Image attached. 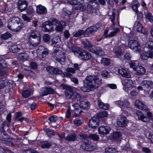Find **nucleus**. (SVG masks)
<instances>
[{
	"label": "nucleus",
	"instance_id": "nucleus-19",
	"mask_svg": "<svg viewBox=\"0 0 153 153\" xmlns=\"http://www.w3.org/2000/svg\"><path fill=\"white\" fill-rule=\"evenodd\" d=\"M115 104L121 108L129 107L130 103L127 100L124 101H117L115 102Z\"/></svg>",
	"mask_w": 153,
	"mask_h": 153
},
{
	"label": "nucleus",
	"instance_id": "nucleus-42",
	"mask_svg": "<svg viewBox=\"0 0 153 153\" xmlns=\"http://www.w3.org/2000/svg\"><path fill=\"white\" fill-rule=\"evenodd\" d=\"M26 10L27 13L28 15H33L34 13L33 7L32 6H30L28 7H27Z\"/></svg>",
	"mask_w": 153,
	"mask_h": 153
},
{
	"label": "nucleus",
	"instance_id": "nucleus-47",
	"mask_svg": "<svg viewBox=\"0 0 153 153\" xmlns=\"http://www.w3.org/2000/svg\"><path fill=\"white\" fill-rule=\"evenodd\" d=\"M108 113L107 111H102L98 113L97 117L99 118H102L106 117Z\"/></svg>",
	"mask_w": 153,
	"mask_h": 153
},
{
	"label": "nucleus",
	"instance_id": "nucleus-16",
	"mask_svg": "<svg viewBox=\"0 0 153 153\" xmlns=\"http://www.w3.org/2000/svg\"><path fill=\"white\" fill-rule=\"evenodd\" d=\"M98 118L93 117L89 121V126L91 128H95L99 126Z\"/></svg>",
	"mask_w": 153,
	"mask_h": 153
},
{
	"label": "nucleus",
	"instance_id": "nucleus-13",
	"mask_svg": "<svg viewBox=\"0 0 153 153\" xmlns=\"http://www.w3.org/2000/svg\"><path fill=\"white\" fill-rule=\"evenodd\" d=\"M135 114L139 120L143 122H146L149 121V118L145 116L142 111L137 110L136 111Z\"/></svg>",
	"mask_w": 153,
	"mask_h": 153
},
{
	"label": "nucleus",
	"instance_id": "nucleus-7",
	"mask_svg": "<svg viewBox=\"0 0 153 153\" xmlns=\"http://www.w3.org/2000/svg\"><path fill=\"white\" fill-rule=\"evenodd\" d=\"M128 114V113L125 111H123L122 113L120 115V119L117 122V124L118 126L123 127L126 126L128 122L126 119V116H127Z\"/></svg>",
	"mask_w": 153,
	"mask_h": 153
},
{
	"label": "nucleus",
	"instance_id": "nucleus-38",
	"mask_svg": "<svg viewBox=\"0 0 153 153\" xmlns=\"http://www.w3.org/2000/svg\"><path fill=\"white\" fill-rule=\"evenodd\" d=\"M118 151L115 149L108 147L105 148V153H118Z\"/></svg>",
	"mask_w": 153,
	"mask_h": 153
},
{
	"label": "nucleus",
	"instance_id": "nucleus-48",
	"mask_svg": "<svg viewBox=\"0 0 153 153\" xmlns=\"http://www.w3.org/2000/svg\"><path fill=\"white\" fill-rule=\"evenodd\" d=\"M89 137L94 141H98L99 139V136L96 134H91L89 135Z\"/></svg>",
	"mask_w": 153,
	"mask_h": 153
},
{
	"label": "nucleus",
	"instance_id": "nucleus-22",
	"mask_svg": "<svg viewBox=\"0 0 153 153\" xmlns=\"http://www.w3.org/2000/svg\"><path fill=\"white\" fill-rule=\"evenodd\" d=\"M28 38H30L33 39H35L41 40V35L39 32L36 30H33L31 32V34Z\"/></svg>",
	"mask_w": 153,
	"mask_h": 153
},
{
	"label": "nucleus",
	"instance_id": "nucleus-14",
	"mask_svg": "<svg viewBox=\"0 0 153 153\" xmlns=\"http://www.w3.org/2000/svg\"><path fill=\"white\" fill-rule=\"evenodd\" d=\"M84 2V0H68V2L69 4L73 5H79V10L83 9L82 7H83V4Z\"/></svg>",
	"mask_w": 153,
	"mask_h": 153
},
{
	"label": "nucleus",
	"instance_id": "nucleus-53",
	"mask_svg": "<svg viewBox=\"0 0 153 153\" xmlns=\"http://www.w3.org/2000/svg\"><path fill=\"white\" fill-rule=\"evenodd\" d=\"M30 92L29 90H25L22 93V96L25 98H26L30 96Z\"/></svg>",
	"mask_w": 153,
	"mask_h": 153
},
{
	"label": "nucleus",
	"instance_id": "nucleus-1",
	"mask_svg": "<svg viewBox=\"0 0 153 153\" xmlns=\"http://www.w3.org/2000/svg\"><path fill=\"white\" fill-rule=\"evenodd\" d=\"M83 82V86L81 87L80 89L84 92H89L101 86V79L98 76L90 75L86 77Z\"/></svg>",
	"mask_w": 153,
	"mask_h": 153
},
{
	"label": "nucleus",
	"instance_id": "nucleus-56",
	"mask_svg": "<svg viewBox=\"0 0 153 153\" xmlns=\"http://www.w3.org/2000/svg\"><path fill=\"white\" fill-rule=\"evenodd\" d=\"M7 65L5 60H0V67H7Z\"/></svg>",
	"mask_w": 153,
	"mask_h": 153
},
{
	"label": "nucleus",
	"instance_id": "nucleus-46",
	"mask_svg": "<svg viewBox=\"0 0 153 153\" xmlns=\"http://www.w3.org/2000/svg\"><path fill=\"white\" fill-rule=\"evenodd\" d=\"M51 22L53 25L56 26L59 23V21L57 19H56L54 18L51 17Z\"/></svg>",
	"mask_w": 153,
	"mask_h": 153
},
{
	"label": "nucleus",
	"instance_id": "nucleus-32",
	"mask_svg": "<svg viewBox=\"0 0 153 153\" xmlns=\"http://www.w3.org/2000/svg\"><path fill=\"white\" fill-rule=\"evenodd\" d=\"M97 103L100 108L104 110L108 109L109 107V105L105 104L100 100H97Z\"/></svg>",
	"mask_w": 153,
	"mask_h": 153
},
{
	"label": "nucleus",
	"instance_id": "nucleus-60",
	"mask_svg": "<svg viewBox=\"0 0 153 153\" xmlns=\"http://www.w3.org/2000/svg\"><path fill=\"white\" fill-rule=\"evenodd\" d=\"M124 57L125 59L128 60H131V57L129 53H126L124 55Z\"/></svg>",
	"mask_w": 153,
	"mask_h": 153
},
{
	"label": "nucleus",
	"instance_id": "nucleus-21",
	"mask_svg": "<svg viewBox=\"0 0 153 153\" xmlns=\"http://www.w3.org/2000/svg\"><path fill=\"white\" fill-rule=\"evenodd\" d=\"M36 11L37 13L39 14H44L47 13V10L45 7L39 4L37 6Z\"/></svg>",
	"mask_w": 153,
	"mask_h": 153
},
{
	"label": "nucleus",
	"instance_id": "nucleus-11",
	"mask_svg": "<svg viewBox=\"0 0 153 153\" xmlns=\"http://www.w3.org/2000/svg\"><path fill=\"white\" fill-rule=\"evenodd\" d=\"M122 82L125 90L126 88L131 89L132 88L134 85V82L131 79H124L122 80Z\"/></svg>",
	"mask_w": 153,
	"mask_h": 153
},
{
	"label": "nucleus",
	"instance_id": "nucleus-45",
	"mask_svg": "<svg viewBox=\"0 0 153 153\" xmlns=\"http://www.w3.org/2000/svg\"><path fill=\"white\" fill-rule=\"evenodd\" d=\"M146 46L150 50H153V41H148L146 43Z\"/></svg>",
	"mask_w": 153,
	"mask_h": 153
},
{
	"label": "nucleus",
	"instance_id": "nucleus-2",
	"mask_svg": "<svg viewBox=\"0 0 153 153\" xmlns=\"http://www.w3.org/2000/svg\"><path fill=\"white\" fill-rule=\"evenodd\" d=\"M83 47L95 54L99 56H102L103 55L104 52L102 49L99 47L93 45L88 40H85L82 42Z\"/></svg>",
	"mask_w": 153,
	"mask_h": 153
},
{
	"label": "nucleus",
	"instance_id": "nucleus-4",
	"mask_svg": "<svg viewBox=\"0 0 153 153\" xmlns=\"http://www.w3.org/2000/svg\"><path fill=\"white\" fill-rule=\"evenodd\" d=\"M59 47L60 46L58 45H57L56 47L54 46L52 56L57 61L58 64H59L62 65H65L66 63L65 53L64 52H61L60 53L57 54V53L59 50Z\"/></svg>",
	"mask_w": 153,
	"mask_h": 153
},
{
	"label": "nucleus",
	"instance_id": "nucleus-10",
	"mask_svg": "<svg viewBox=\"0 0 153 153\" xmlns=\"http://www.w3.org/2000/svg\"><path fill=\"white\" fill-rule=\"evenodd\" d=\"M28 5V2L26 0H19L18 1V8L21 12L26 10Z\"/></svg>",
	"mask_w": 153,
	"mask_h": 153
},
{
	"label": "nucleus",
	"instance_id": "nucleus-51",
	"mask_svg": "<svg viewBox=\"0 0 153 153\" xmlns=\"http://www.w3.org/2000/svg\"><path fill=\"white\" fill-rule=\"evenodd\" d=\"M46 134L49 137H51L52 135H54L55 134V132L53 130H51L47 129L46 130Z\"/></svg>",
	"mask_w": 153,
	"mask_h": 153
},
{
	"label": "nucleus",
	"instance_id": "nucleus-12",
	"mask_svg": "<svg viewBox=\"0 0 153 153\" xmlns=\"http://www.w3.org/2000/svg\"><path fill=\"white\" fill-rule=\"evenodd\" d=\"M55 91L54 90L51 88L48 87L43 88L40 91V96L43 97L49 94H53Z\"/></svg>",
	"mask_w": 153,
	"mask_h": 153
},
{
	"label": "nucleus",
	"instance_id": "nucleus-37",
	"mask_svg": "<svg viewBox=\"0 0 153 153\" xmlns=\"http://www.w3.org/2000/svg\"><path fill=\"white\" fill-rule=\"evenodd\" d=\"M101 62L104 66H107L110 64V60L108 58L103 57L102 58Z\"/></svg>",
	"mask_w": 153,
	"mask_h": 153
},
{
	"label": "nucleus",
	"instance_id": "nucleus-43",
	"mask_svg": "<svg viewBox=\"0 0 153 153\" xmlns=\"http://www.w3.org/2000/svg\"><path fill=\"white\" fill-rule=\"evenodd\" d=\"M20 23L19 19H17L16 18H13L9 22V24H10L11 26L12 25H19Z\"/></svg>",
	"mask_w": 153,
	"mask_h": 153
},
{
	"label": "nucleus",
	"instance_id": "nucleus-24",
	"mask_svg": "<svg viewBox=\"0 0 153 153\" xmlns=\"http://www.w3.org/2000/svg\"><path fill=\"white\" fill-rule=\"evenodd\" d=\"M28 42L29 45L34 47L38 46L41 41L35 39H33L30 38H28Z\"/></svg>",
	"mask_w": 153,
	"mask_h": 153
},
{
	"label": "nucleus",
	"instance_id": "nucleus-44",
	"mask_svg": "<svg viewBox=\"0 0 153 153\" xmlns=\"http://www.w3.org/2000/svg\"><path fill=\"white\" fill-rule=\"evenodd\" d=\"M0 136L3 137L2 140L3 141H7L10 138V136L5 132V131L1 132Z\"/></svg>",
	"mask_w": 153,
	"mask_h": 153
},
{
	"label": "nucleus",
	"instance_id": "nucleus-31",
	"mask_svg": "<svg viewBox=\"0 0 153 153\" xmlns=\"http://www.w3.org/2000/svg\"><path fill=\"white\" fill-rule=\"evenodd\" d=\"M129 67H143L138 60H131L129 62Z\"/></svg>",
	"mask_w": 153,
	"mask_h": 153
},
{
	"label": "nucleus",
	"instance_id": "nucleus-35",
	"mask_svg": "<svg viewBox=\"0 0 153 153\" xmlns=\"http://www.w3.org/2000/svg\"><path fill=\"white\" fill-rule=\"evenodd\" d=\"M135 25L136 27V29L137 32L141 33H144L143 30V28L142 25L139 22L135 23Z\"/></svg>",
	"mask_w": 153,
	"mask_h": 153
},
{
	"label": "nucleus",
	"instance_id": "nucleus-30",
	"mask_svg": "<svg viewBox=\"0 0 153 153\" xmlns=\"http://www.w3.org/2000/svg\"><path fill=\"white\" fill-rule=\"evenodd\" d=\"M74 91L73 89L71 88H67L65 92L66 98L68 99H71Z\"/></svg>",
	"mask_w": 153,
	"mask_h": 153
},
{
	"label": "nucleus",
	"instance_id": "nucleus-6",
	"mask_svg": "<svg viewBox=\"0 0 153 153\" xmlns=\"http://www.w3.org/2000/svg\"><path fill=\"white\" fill-rule=\"evenodd\" d=\"M79 136L83 143L81 145V147L83 149L88 151H91L95 149V147L87 139L88 136L84 134H80Z\"/></svg>",
	"mask_w": 153,
	"mask_h": 153
},
{
	"label": "nucleus",
	"instance_id": "nucleus-20",
	"mask_svg": "<svg viewBox=\"0 0 153 153\" xmlns=\"http://www.w3.org/2000/svg\"><path fill=\"white\" fill-rule=\"evenodd\" d=\"M111 130V128L108 126H100L98 129L99 134L104 135L108 134Z\"/></svg>",
	"mask_w": 153,
	"mask_h": 153
},
{
	"label": "nucleus",
	"instance_id": "nucleus-9",
	"mask_svg": "<svg viewBox=\"0 0 153 153\" xmlns=\"http://www.w3.org/2000/svg\"><path fill=\"white\" fill-rule=\"evenodd\" d=\"M53 27L50 20L45 22L42 25V30L45 32H50L53 30Z\"/></svg>",
	"mask_w": 153,
	"mask_h": 153
},
{
	"label": "nucleus",
	"instance_id": "nucleus-33",
	"mask_svg": "<svg viewBox=\"0 0 153 153\" xmlns=\"http://www.w3.org/2000/svg\"><path fill=\"white\" fill-rule=\"evenodd\" d=\"M19 57L21 60L25 61L28 59L29 56L26 53L22 52L19 54Z\"/></svg>",
	"mask_w": 153,
	"mask_h": 153
},
{
	"label": "nucleus",
	"instance_id": "nucleus-62",
	"mask_svg": "<svg viewBox=\"0 0 153 153\" xmlns=\"http://www.w3.org/2000/svg\"><path fill=\"white\" fill-rule=\"evenodd\" d=\"M102 75L103 77L105 78L109 77L110 76L108 74V73L106 71H103L102 72Z\"/></svg>",
	"mask_w": 153,
	"mask_h": 153
},
{
	"label": "nucleus",
	"instance_id": "nucleus-18",
	"mask_svg": "<svg viewBox=\"0 0 153 153\" xmlns=\"http://www.w3.org/2000/svg\"><path fill=\"white\" fill-rule=\"evenodd\" d=\"M118 72L122 76L127 78H129L131 75L127 69L123 68H119L118 69Z\"/></svg>",
	"mask_w": 153,
	"mask_h": 153
},
{
	"label": "nucleus",
	"instance_id": "nucleus-55",
	"mask_svg": "<svg viewBox=\"0 0 153 153\" xmlns=\"http://www.w3.org/2000/svg\"><path fill=\"white\" fill-rule=\"evenodd\" d=\"M73 123L76 126H81L82 124V122L80 119H76L74 120Z\"/></svg>",
	"mask_w": 153,
	"mask_h": 153
},
{
	"label": "nucleus",
	"instance_id": "nucleus-57",
	"mask_svg": "<svg viewBox=\"0 0 153 153\" xmlns=\"http://www.w3.org/2000/svg\"><path fill=\"white\" fill-rule=\"evenodd\" d=\"M58 120V117L56 116H52L49 119L50 121L52 122H55Z\"/></svg>",
	"mask_w": 153,
	"mask_h": 153
},
{
	"label": "nucleus",
	"instance_id": "nucleus-54",
	"mask_svg": "<svg viewBox=\"0 0 153 153\" xmlns=\"http://www.w3.org/2000/svg\"><path fill=\"white\" fill-rule=\"evenodd\" d=\"M43 40L44 42H47L50 40V37L48 34L44 35L43 36Z\"/></svg>",
	"mask_w": 153,
	"mask_h": 153
},
{
	"label": "nucleus",
	"instance_id": "nucleus-28",
	"mask_svg": "<svg viewBox=\"0 0 153 153\" xmlns=\"http://www.w3.org/2000/svg\"><path fill=\"white\" fill-rule=\"evenodd\" d=\"M146 20L151 23H153V16L152 14L147 10L146 13L144 14Z\"/></svg>",
	"mask_w": 153,
	"mask_h": 153
},
{
	"label": "nucleus",
	"instance_id": "nucleus-26",
	"mask_svg": "<svg viewBox=\"0 0 153 153\" xmlns=\"http://www.w3.org/2000/svg\"><path fill=\"white\" fill-rule=\"evenodd\" d=\"M142 85L146 88H152L153 87V82L152 81L144 80L141 83Z\"/></svg>",
	"mask_w": 153,
	"mask_h": 153
},
{
	"label": "nucleus",
	"instance_id": "nucleus-59",
	"mask_svg": "<svg viewBox=\"0 0 153 153\" xmlns=\"http://www.w3.org/2000/svg\"><path fill=\"white\" fill-rule=\"evenodd\" d=\"M6 86V82L4 80L0 78V89L4 88Z\"/></svg>",
	"mask_w": 153,
	"mask_h": 153
},
{
	"label": "nucleus",
	"instance_id": "nucleus-39",
	"mask_svg": "<svg viewBox=\"0 0 153 153\" xmlns=\"http://www.w3.org/2000/svg\"><path fill=\"white\" fill-rule=\"evenodd\" d=\"M12 36L11 33L8 32H6L1 35V38L2 40H5L11 37Z\"/></svg>",
	"mask_w": 153,
	"mask_h": 153
},
{
	"label": "nucleus",
	"instance_id": "nucleus-8",
	"mask_svg": "<svg viewBox=\"0 0 153 153\" xmlns=\"http://www.w3.org/2000/svg\"><path fill=\"white\" fill-rule=\"evenodd\" d=\"M128 45L130 48L136 51L140 52L141 51V47L139 43L135 39L130 40Z\"/></svg>",
	"mask_w": 153,
	"mask_h": 153
},
{
	"label": "nucleus",
	"instance_id": "nucleus-61",
	"mask_svg": "<svg viewBox=\"0 0 153 153\" xmlns=\"http://www.w3.org/2000/svg\"><path fill=\"white\" fill-rule=\"evenodd\" d=\"M66 71L67 72L74 74L75 73V69L72 68H67Z\"/></svg>",
	"mask_w": 153,
	"mask_h": 153
},
{
	"label": "nucleus",
	"instance_id": "nucleus-41",
	"mask_svg": "<svg viewBox=\"0 0 153 153\" xmlns=\"http://www.w3.org/2000/svg\"><path fill=\"white\" fill-rule=\"evenodd\" d=\"M65 139L69 141H74L76 139V136L74 134L68 135L67 137L65 138Z\"/></svg>",
	"mask_w": 153,
	"mask_h": 153
},
{
	"label": "nucleus",
	"instance_id": "nucleus-50",
	"mask_svg": "<svg viewBox=\"0 0 153 153\" xmlns=\"http://www.w3.org/2000/svg\"><path fill=\"white\" fill-rule=\"evenodd\" d=\"M140 6V4H134L132 5L131 8L135 12H138V8Z\"/></svg>",
	"mask_w": 153,
	"mask_h": 153
},
{
	"label": "nucleus",
	"instance_id": "nucleus-5",
	"mask_svg": "<svg viewBox=\"0 0 153 153\" xmlns=\"http://www.w3.org/2000/svg\"><path fill=\"white\" fill-rule=\"evenodd\" d=\"M98 28L95 26H91L87 28L85 31L79 30L73 34V37H79L83 35L84 37H88L90 35H93L97 31Z\"/></svg>",
	"mask_w": 153,
	"mask_h": 153
},
{
	"label": "nucleus",
	"instance_id": "nucleus-58",
	"mask_svg": "<svg viewBox=\"0 0 153 153\" xmlns=\"http://www.w3.org/2000/svg\"><path fill=\"white\" fill-rule=\"evenodd\" d=\"M22 18L25 21H26L27 22H30L31 21V19L29 17H28L26 14H25L23 15Z\"/></svg>",
	"mask_w": 153,
	"mask_h": 153
},
{
	"label": "nucleus",
	"instance_id": "nucleus-63",
	"mask_svg": "<svg viewBox=\"0 0 153 153\" xmlns=\"http://www.w3.org/2000/svg\"><path fill=\"white\" fill-rule=\"evenodd\" d=\"M20 25H19L16 28V31H19L21 30L23 27L24 24L23 23H20Z\"/></svg>",
	"mask_w": 153,
	"mask_h": 153
},
{
	"label": "nucleus",
	"instance_id": "nucleus-52",
	"mask_svg": "<svg viewBox=\"0 0 153 153\" xmlns=\"http://www.w3.org/2000/svg\"><path fill=\"white\" fill-rule=\"evenodd\" d=\"M51 145V144L50 143L47 142H44L42 144L41 147L43 148H49Z\"/></svg>",
	"mask_w": 153,
	"mask_h": 153
},
{
	"label": "nucleus",
	"instance_id": "nucleus-36",
	"mask_svg": "<svg viewBox=\"0 0 153 153\" xmlns=\"http://www.w3.org/2000/svg\"><path fill=\"white\" fill-rule=\"evenodd\" d=\"M10 50L11 52L16 53L20 50V48L18 47L17 45H14L10 46Z\"/></svg>",
	"mask_w": 153,
	"mask_h": 153
},
{
	"label": "nucleus",
	"instance_id": "nucleus-27",
	"mask_svg": "<svg viewBox=\"0 0 153 153\" xmlns=\"http://www.w3.org/2000/svg\"><path fill=\"white\" fill-rule=\"evenodd\" d=\"M9 71L5 68H0V76L5 78L9 75Z\"/></svg>",
	"mask_w": 153,
	"mask_h": 153
},
{
	"label": "nucleus",
	"instance_id": "nucleus-34",
	"mask_svg": "<svg viewBox=\"0 0 153 153\" xmlns=\"http://www.w3.org/2000/svg\"><path fill=\"white\" fill-rule=\"evenodd\" d=\"M137 73L139 75L143 74L146 72V70L144 68H133Z\"/></svg>",
	"mask_w": 153,
	"mask_h": 153
},
{
	"label": "nucleus",
	"instance_id": "nucleus-23",
	"mask_svg": "<svg viewBox=\"0 0 153 153\" xmlns=\"http://www.w3.org/2000/svg\"><path fill=\"white\" fill-rule=\"evenodd\" d=\"M153 57V52L150 50L143 53L141 56L143 60H147L148 58H152Z\"/></svg>",
	"mask_w": 153,
	"mask_h": 153
},
{
	"label": "nucleus",
	"instance_id": "nucleus-25",
	"mask_svg": "<svg viewBox=\"0 0 153 153\" xmlns=\"http://www.w3.org/2000/svg\"><path fill=\"white\" fill-rule=\"evenodd\" d=\"M47 71L51 74H61L62 71L56 68H46Z\"/></svg>",
	"mask_w": 153,
	"mask_h": 153
},
{
	"label": "nucleus",
	"instance_id": "nucleus-49",
	"mask_svg": "<svg viewBox=\"0 0 153 153\" xmlns=\"http://www.w3.org/2000/svg\"><path fill=\"white\" fill-rule=\"evenodd\" d=\"M122 136L121 133L117 132H114L113 134V137L114 139L117 140L121 137Z\"/></svg>",
	"mask_w": 153,
	"mask_h": 153
},
{
	"label": "nucleus",
	"instance_id": "nucleus-29",
	"mask_svg": "<svg viewBox=\"0 0 153 153\" xmlns=\"http://www.w3.org/2000/svg\"><path fill=\"white\" fill-rule=\"evenodd\" d=\"M82 96L79 94L76 91H74L71 99L72 100H76L78 101H80L82 98Z\"/></svg>",
	"mask_w": 153,
	"mask_h": 153
},
{
	"label": "nucleus",
	"instance_id": "nucleus-64",
	"mask_svg": "<svg viewBox=\"0 0 153 153\" xmlns=\"http://www.w3.org/2000/svg\"><path fill=\"white\" fill-rule=\"evenodd\" d=\"M24 153H39L37 151L31 149L27 150L26 149L24 152Z\"/></svg>",
	"mask_w": 153,
	"mask_h": 153
},
{
	"label": "nucleus",
	"instance_id": "nucleus-3",
	"mask_svg": "<svg viewBox=\"0 0 153 153\" xmlns=\"http://www.w3.org/2000/svg\"><path fill=\"white\" fill-rule=\"evenodd\" d=\"M71 50L75 55L83 60H87L91 58V54L89 52L80 47H72Z\"/></svg>",
	"mask_w": 153,
	"mask_h": 153
},
{
	"label": "nucleus",
	"instance_id": "nucleus-40",
	"mask_svg": "<svg viewBox=\"0 0 153 153\" xmlns=\"http://www.w3.org/2000/svg\"><path fill=\"white\" fill-rule=\"evenodd\" d=\"M89 104L90 103L87 101H82L80 102V107L81 108L86 109L88 107Z\"/></svg>",
	"mask_w": 153,
	"mask_h": 153
},
{
	"label": "nucleus",
	"instance_id": "nucleus-15",
	"mask_svg": "<svg viewBox=\"0 0 153 153\" xmlns=\"http://www.w3.org/2000/svg\"><path fill=\"white\" fill-rule=\"evenodd\" d=\"M38 51L40 53L39 56L42 58L45 57L49 53L48 49L43 46H40Z\"/></svg>",
	"mask_w": 153,
	"mask_h": 153
},
{
	"label": "nucleus",
	"instance_id": "nucleus-17",
	"mask_svg": "<svg viewBox=\"0 0 153 153\" xmlns=\"http://www.w3.org/2000/svg\"><path fill=\"white\" fill-rule=\"evenodd\" d=\"M134 105L136 108L139 109L146 111L148 110V107L139 100H136L134 102Z\"/></svg>",
	"mask_w": 153,
	"mask_h": 153
}]
</instances>
